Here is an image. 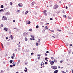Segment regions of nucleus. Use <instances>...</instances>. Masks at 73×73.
I'll return each mask as SVG.
<instances>
[{"label":"nucleus","mask_w":73,"mask_h":73,"mask_svg":"<svg viewBox=\"0 0 73 73\" xmlns=\"http://www.w3.org/2000/svg\"><path fill=\"white\" fill-rule=\"evenodd\" d=\"M54 62H57V60L56 59H54Z\"/></svg>","instance_id":"12"},{"label":"nucleus","mask_w":73,"mask_h":73,"mask_svg":"<svg viewBox=\"0 0 73 73\" xmlns=\"http://www.w3.org/2000/svg\"><path fill=\"white\" fill-rule=\"evenodd\" d=\"M15 50L16 52H17V49H15Z\"/></svg>","instance_id":"62"},{"label":"nucleus","mask_w":73,"mask_h":73,"mask_svg":"<svg viewBox=\"0 0 73 73\" xmlns=\"http://www.w3.org/2000/svg\"><path fill=\"white\" fill-rule=\"evenodd\" d=\"M45 64H48V63L46 62H45Z\"/></svg>","instance_id":"44"},{"label":"nucleus","mask_w":73,"mask_h":73,"mask_svg":"<svg viewBox=\"0 0 73 73\" xmlns=\"http://www.w3.org/2000/svg\"><path fill=\"white\" fill-rule=\"evenodd\" d=\"M61 72L62 73H66V72H64V71H62Z\"/></svg>","instance_id":"23"},{"label":"nucleus","mask_w":73,"mask_h":73,"mask_svg":"<svg viewBox=\"0 0 73 73\" xmlns=\"http://www.w3.org/2000/svg\"><path fill=\"white\" fill-rule=\"evenodd\" d=\"M10 14V13H9V12H8L5 14V15L6 16H8Z\"/></svg>","instance_id":"7"},{"label":"nucleus","mask_w":73,"mask_h":73,"mask_svg":"<svg viewBox=\"0 0 73 73\" xmlns=\"http://www.w3.org/2000/svg\"><path fill=\"white\" fill-rule=\"evenodd\" d=\"M58 72V70H56L54 72V73H57Z\"/></svg>","instance_id":"10"},{"label":"nucleus","mask_w":73,"mask_h":73,"mask_svg":"<svg viewBox=\"0 0 73 73\" xmlns=\"http://www.w3.org/2000/svg\"><path fill=\"white\" fill-rule=\"evenodd\" d=\"M34 4H35V2H33L31 3V5H34Z\"/></svg>","instance_id":"17"},{"label":"nucleus","mask_w":73,"mask_h":73,"mask_svg":"<svg viewBox=\"0 0 73 73\" xmlns=\"http://www.w3.org/2000/svg\"><path fill=\"white\" fill-rule=\"evenodd\" d=\"M1 27H4V25H3L1 24Z\"/></svg>","instance_id":"29"},{"label":"nucleus","mask_w":73,"mask_h":73,"mask_svg":"<svg viewBox=\"0 0 73 73\" xmlns=\"http://www.w3.org/2000/svg\"><path fill=\"white\" fill-rule=\"evenodd\" d=\"M16 73H19V72H17Z\"/></svg>","instance_id":"64"},{"label":"nucleus","mask_w":73,"mask_h":73,"mask_svg":"<svg viewBox=\"0 0 73 73\" xmlns=\"http://www.w3.org/2000/svg\"><path fill=\"white\" fill-rule=\"evenodd\" d=\"M37 8H38L37 6H36V9H37Z\"/></svg>","instance_id":"60"},{"label":"nucleus","mask_w":73,"mask_h":73,"mask_svg":"<svg viewBox=\"0 0 73 73\" xmlns=\"http://www.w3.org/2000/svg\"><path fill=\"white\" fill-rule=\"evenodd\" d=\"M3 29L6 31H7V30H8V29L7 28L5 27Z\"/></svg>","instance_id":"9"},{"label":"nucleus","mask_w":73,"mask_h":73,"mask_svg":"<svg viewBox=\"0 0 73 73\" xmlns=\"http://www.w3.org/2000/svg\"><path fill=\"white\" fill-rule=\"evenodd\" d=\"M44 28H45V29H48V27L47 26L45 27H44Z\"/></svg>","instance_id":"15"},{"label":"nucleus","mask_w":73,"mask_h":73,"mask_svg":"<svg viewBox=\"0 0 73 73\" xmlns=\"http://www.w3.org/2000/svg\"><path fill=\"white\" fill-rule=\"evenodd\" d=\"M28 12H29V11H26L25 13V15H27V14H28Z\"/></svg>","instance_id":"13"},{"label":"nucleus","mask_w":73,"mask_h":73,"mask_svg":"<svg viewBox=\"0 0 73 73\" xmlns=\"http://www.w3.org/2000/svg\"><path fill=\"white\" fill-rule=\"evenodd\" d=\"M66 9H68V7L66 6Z\"/></svg>","instance_id":"61"},{"label":"nucleus","mask_w":73,"mask_h":73,"mask_svg":"<svg viewBox=\"0 0 73 73\" xmlns=\"http://www.w3.org/2000/svg\"><path fill=\"white\" fill-rule=\"evenodd\" d=\"M1 46L3 48H4V47H3V44L1 43Z\"/></svg>","instance_id":"31"},{"label":"nucleus","mask_w":73,"mask_h":73,"mask_svg":"<svg viewBox=\"0 0 73 73\" xmlns=\"http://www.w3.org/2000/svg\"><path fill=\"white\" fill-rule=\"evenodd\" d=\"M13 57L14 56H11V58L12 59H13V58H14V57Z\"/></svg>","instance_id":"50"},{"label":"nucleus","mask_w":73,"mask_h":73,"mask_svg":"<svg viewBox=\"0 0 73 73\" xmlns=\"http://www.w3.org/2000/svg\"><path fill=\"white\" fill-rule=\"evenodd\" d=\"M45 59L46 60H48V58H47V57H46L45 58Z\"/></svg>","instance_id":"48"},{"label":"nucleus","mask_w":73,"mask_h":73,"mask_svg":"<svg viewBox=\"0 0 73 73\" xmlns=\"http://www.w3.org/2000/svg\"><path fill=\"white\" fill-rule=\"evenodd\" d=\"M10 68H12V67H13V66L12 65H10Z\"/></svg>","instance_id":"33"},{"label":"nucleus","mask_w":73,"mask_h":73,"mask_svg":"<svg viewBox=\"0 0 73 73\" xmlns=\"http://www.w3.org/2000/svg\"><path fill=\"white\" fill-rule=\"evenodd\" d=\"M63 17H64V18H66V15H63Z\"/></svg>","instance_id":"26"},{"label":"nucleus","mask_w":73,"mask_h":73,"mask_svg":"<svg viewBox=\"0 0 73 73\" xmlns=\"http://www.w3.org/2000/svg\"><path fill=\"white\" fill-rule=\"evenodd\" d=\"M65 45H66V46H68V45H69V44H68V43H66Z\"/></svg>","instance_id":"20"},{"label":"nucleus","mask_w":73,"mask_h":73,"mask_svg":"<svg viewBox=\"0 0 73 73\" xmlns=\"http://www.w3.org/2000/svg\"><path fill=\"white\" fill-rule=\"evenodd\" d=\"M13 4V3H12V2H11L10 3V5H12Z\"/></svg>","instance_id":"25"},{"label":"nucleus","mask_w":73,"mask_h":73,"mask_svg":"<svg viewBox=\"0 0 73 73\" xmlns=\"http://www.w3.org/2000/svg\"><path fill=\"white\" fill-rule=\"evenodd\" d=\"M28 64V62H26L25 63V65H27Z\"/></svg>","instance_id":"38"},{"label":"nucleus","mask_w":73,"mask_h":73,"mask_svg":"<svg viewBox=\"0 0 73 73\" xmlns=\"http://www.w3.org/2000/svg\"><path fill=\"white\" fill-rule=\"evenodd\" d=\"M50 31H51V32H54V30H50Z\"/></svg>","instance_id":"37"},{"label":"nucleus","mask_w":73,"mask_h":73,"mask_svg":"<svg viewBox=\"0 0 73 73\" xmlns=\"http://www.w3.org/2000/svg\"><path fill=\"white\" fill-rule=\"evenodd\" d=\"M40 44V42H36V46H38V44Z\"/></svg>","instance_id":"6"},{"label":"nucleus","mask_w":73,"mask_h":73,"mask_svg":"<svg viewBox=\"0 0 73 73\" xmlns=\"http://www.w3.org/2000/svg\"><path fill=\"white\" fill-rule=\"evenodd\" d=\"M40 57H38V60H40Z\"/></svg>","instance_id":"40"},{"label":"nucleus","mask_w":73,"mask_h":73,"mask_svg":"<svg viewBox=\"0 0 73 73\" xmlns=\"http://www.w3.org/2000/svg\"><path fill=\"white\" fill-rule=\"evenodd\" d=\"M4 19L5 20H6L7 19V18H6V17H4Z\"/></svg>","instance_id":"22"},{"label":"nucleus","mask_w":73,"mask_h":73,"mask_svg":"<svg viewBox=\"0 0 73 73\" xmlns=\"http://www.w3.org/2000/svg\"><path fill=\"white\" fill-rule=\"evenodd\" d=\"M45 56H48V55H47V54L45 53Z\"/></svg>","instance_id":"49"},{"label":"nucleus","mask_w":73,"mask_h":73,"mask_svg":"<svg viewBox=\"0 0 73 73\" xmlns=\"http://www.w3.org/2000/svg\"><path fill=\"white\" fill-rule=\"evenodd\" d=\"M52 5H50V6H49V7H52Z\"/></svg>","instance_id":"59"},{"label":"nucleus","mask_w":73,"mask_h":73,"mask_svg":"<svg viewBox=\"0 0 73 73\" xmlns=\"http://www.w3.org/2000/svg\"><path fill=\"white\" fill-rule=\"evenodd\" d=\"M13 22H14V23H15V20H13Z\"/></svg>","instance_id":"57"},{"label":"nucleus","mask_w":73,"mask_h":73,"mask_svg":"<svg viewBox=\"0 0 73 73\" xmlns=\"http://www.w3.org/2000/svg\"><path fill=\"white\" fill-rule=\"evenodd\" d=\"M24 11H23V12H22V15H24Z\"/></svg>","instance_id":"45"},{"label":"nucleus","mask_w":73,"mask_h":73,"mask_svg":"<svg viewBox=\"0 0 73 73\" xmlns=\"http://www.w3.org/2000/svg\"><path fill=\"white\" fill-rule=\"evenodd\" d=\"M9 68L7 69V71L9 72Z\"/></svg>","instance_id":"32"},{"label":"nucleus","mask_w":73,"mask_h":73,"mask_svg":"<svg viewBox=\"0 0 73 73\" xmlns=\"http://www.w3.org/2000/svg\"><path fill=\"white\" fill-rule=\"evenodd\" d=\"M25 40L26 41H27L28 40V39H27V38L26 37L25 38Z\"/></svg>","instance_id":"19"},{"label":"nucleus","mask_w":73,"mask_h":73,"mask_svg":"<svg viewBox=\"0 0 73 73\" xmlns=\"http://www.w3.org/2000/svg\"><path fill=\"white\" fill-rule=\"evenodd\" d=\"M51 68H52V69H54L55 70L57 69V66H52L51 67Z\"/></svg>","instance_id":"1"},{"label":"nucleus","mask_w":73,"mask_h":73,"mask_svg":"<svg viewBox=\"0 0 73 73\" xmlns=\"http://www.w3.org/2000/svg\"><path fill=\"white\" fill-rule=\"evenodd\" d=\"M50 64H51V65H53V64H54V62L53 61H51L50 62Z\"/></svg>","instance_id":"5"},{"label":"nucleus","mask_w":73,"mask_h":73,"mask_svg":"<svg viewBox=\"0 0 73 73\" xmlns=\"http://www.w3.org/2000/svg\"><path fill=\"white\" fill-rule=\"evenodd\" d=\"M50 20H53V18H50Z\"/></svg>","instance_id":"41"},{"label":"nucleus","mask_w":73,"mask_h":73,"mask_svg":"<svg viewBox=\"0 0 73 73\" xmlns=\"http://www.w3.org/2000/svg\"><path fill=\"white\" fill-rule=\"evenodd\" d=\"M4 8V5H3L1 6V8Z\"/></svg>","instance_id":"16"},{"label":"nucleus","mask_w":73,"mask_h":73,"mask_svg":"<svg viewBox=\"0 0 73 73\" xmlns=\"http://www.w3.org/2000/svg\"><path fill=\"white\" fill-rule=\"evenodd\" d=\"M59 7V6H58V5L57 4L55 5L54 6V9H56L58 8Z\"/></svg>","instance_id":"2"},{"label":"nucleus","mask_w":73,"mask_h":73,"mask_svg":"<svg viewBox=\"0 0 73 73\" xmlns=\"http://www.w3.org/2000/svg\"><path fill=\"white\" fill-rule=\"evenodd\" d=\"M40 56V54H38L37 55V56L38 57L39 56Z\"/></svg>","instance_id":"58"},{"label":"nucleus","mask_w":73,"mask_h":73,"mask_svg":"<svg viewBox=\"0 0 73 73\" xmlns=\"http://www.w3.org/2000/svg\"><path fill=\"white\" fill-rule=\"evenodd\" d=\"M38 42H40V39H38Z\"/></svg>","instance_id":"52"},{"label":"nucleus","mask_w":73,"mask_h":73,"mask_svg":"<svg viewBox=\"0 0 73 73\" xmlns=\"http://www.w3.org/2000/svg\"><path fill=\"white\" fill-rule=\"evenodd\" d=\"M4 9H1L0 10V12H2V11H3Z\"/></svg>","instance_id":"27"},{"label":"nucleus","mask_w":73,"mask_h":73,"mask_svg":"<svg viewBox=\"0 0 73 73\" xmlns=\"http://www.w3.org/2000/svg\"><path fill=\"white\" fill-rule=\"evenodd\" d=\"M18 5L19 7H23V4L21 3H20L18 4Z\"/></svg>","instance_id":"4"},{"label":"nucleus","mask_w":73,"mask_h":73,"mask_svg":"<svg viewBox=\"0 0 73 73\" xmlns=\"http://www.w3.org/2000/svg\"><path fill=\"white\" fill-rule=\"evenodd\" d=\"M13 57H15V54H14V53H13Z\"/></svg>","instance_id":"42"},{"label":"nucleus","mask_w":73,"mask_h":73,"mask_svg":"<svg viewBox=\"0 0 73 73\" xmlns=\"http://www.w3.org/2000/svg\"><path fill=\"white\" fill-rule=\"evenodd\" d=\"M44 14L45 16H47V14H46V13H45Z\"/></svg>","instance_id":"47"},{"label":"nucleus","mask_w":73,"mask_h":73,"mask_svg":"<svg viewBox=\"0 0 73 73\" xmlns=\"http://www.w3.org/2000/svg\"><path fill=\"white\" fill-rule=\"evenodd\" d=\"M4 17H5V16H3V17H2V18H3V19H2V20H4Z\"/></svg>","instance_id":"30"},{"label":"nucleus","mask_w":73,"mask_h":73,"mask_svg":"<svg viewBox=\"0 0 73 73\" xmlns=\"http://www.w3.org/2000/svg\"><path fill=\"white\" fill-rule=\"evenodd\" d=\"M43 12H44V13H46V12H47V11H46V10H44L43 11Z\"/></svg>","instance_id":"18"},{"label":"nucleus","mask_w":73,"mask_h":73,"mask_svg":"<svg viewBox=\"0 0 73 73\" xmlns=\"http://www.w3.org/2000/svg\"><path fill=\"white\" fill-rule=\"evenodd\" d=\"M26 23H27V24H31V22L29 21L28 22H27Z\"/></svg>","instance_id":"14"},{"label":"nucleus","mask_w":73,"mask_h":73,"mask_svg":"<svg viewBox=\"0 0 73 73\" xmlns=\"http://www.w3.org/2000/svg\"><path fill=\"white\" fill-rule=\"evenodd\" d=\"M24 71L25 72H27V70H24Z\"/></svg>","instance_id":"34"},{"label":"nucleus","mask_w":73,"mask_h":73,"mask_svg":"<svg viewBox=\"0 0 73 73\" xmlns=\"http://www.w3.org/2000/svg\"><path fill=\"white\" fill-rule=\"evenodd\" d=\"M18 62H17V64H19L20 62V60H18Z\"/></svg>","instance_id":"11"},{"label":"nucleus","mask_w":73,"mask_h":73,"mask_svg":"<svg viewBox=\"0 0 73 73\" xmlns=\"http://www.w3.org/2000/svg\"><path fill=\"white\" fill-rule=\"evenodd\" d=\"M8 38L7 37L6 38V40H7L8 39Z\"/></svg>","instance_id":"63"},{"label":"nucleus","mask_w":73,"mask_h":73,"mask_svg":"<svg viewBox=\"0 0 73 73\" xmlns=\"http://www.w3.org/2000/svg\"><path fill=\"white\" fill-rule=\"evenodd\" d=\"M38 25H37L36 26V28L37 29L38 28Z\"/></svg>","instance_id":"28"},{"label":"nucleus","mask_w":73,"mask_h":73,"mask_svg":"<svg viewBox=\"0 0 73 73\" xmlns=\"http://www.w3.org/2000/svg\"><path fill=\"white\" fill-rule=\"evenodd\" d=\"M29 31H32V29H30L29 30Z\"/></svg>","instance_id":"36"},{"label":"nucleus","mask_w":73,"mask_h":73,"mask_svg":"<svg viewBox=\"0 0 73 73\" xmlns=\"http://www.w3.org/2000/svg\"><path fill=\"white\" fill-rule=\"evenodd\" d=\"M0 73H4V71L3 70H1V71L0 72Z\"/></svg>","instance_id":"24"},{"label":"nucleus","mask_w":73,"mask_h":73,"mask_svg":"<svg viewBox=\"0 0 73 73\" xmlns=\"http://www.w3.org/2000/svg\"><path fill=\"white\" fill-rule=\"evenodd\" d=\"M13 62V60H10V62L11 63Z\"/></svg>","instance_id":"21"},{"label":"nucleus","mask_w":73,"mask_h":73,"mask_svg":"<svg viewBox=\"0 0 73 73\" xmlns=\"http://www.w3.org/2000/svg\"><path fill=\"white\" fill-rule=\"evenodd\" d=\"M46 53H49V52L48 51H47Z\"/></svg>","instance_id":"56"},{"label":"nucleus","mask_w":73,"mask_h":73,"mask_svg":"<svg viewBox=\"0 0 73 73\" xmlns=\"http://www.w3.org/2000/svg\"><path fill=\"white\" fill-rule=\"evenodd\" d=\"M33 54H34V53L33 52H32L31 53V55H33Z\"/></svg>","instance_id":"53"},{"label":"nucleus","mask_w":73,"mask_h":73,"mask_svg":"<svg viewBox=\"0 0 73 73\" xmlns=\"http://www.w3.org/2000/svg\"><path fill=\"white\" fill-rule=\"evenodd\" d=\"M36 48H33V50H36Z\"/></svg>","instance_id":"43"},{"label":"nucleus","mask_w":73,"mask_h":73,"mask_svg":"<svg viewBox=\"0 0 73 73\" xmlns=\"http://www.w3.org/2000/svg\"><path fill=\"white\" fill-rule=\"evenodd\" d=\"M9 38H11V39H12V40H13V37L12 36V35L10 36H9Z\"/></svg>","instance_id":"8"},{"label":"nucleus","mask_w":73,"mask_h":73,"mask_svg":"<svg viewBox=\"0 0 73 73\" xmlns=\"http://www.w3.org/2000/svg\"><path fill=\"white\" fill-rule=\"evenodd\" d=\"M51 59H52V60H54V58H53V57H52L51 58Z\"/></svg>","instance_id":"39"},{"label":"nucleus","mask_w":73,"mask_h":73,"mask_svg":"<svg viewBox=\"0 0 73 73\" xmlns=\"http://www.w3.org/2000/svg\"><path fill=\"white\" fill-rule=\"evenodd\" d=\"M5 5H8V4L7 3H5Z\"/></svg>","instance_id":"51"},{"label":"nucleus","mask_w":73,"mask_h":73,"mask_svg":"<svg viewBox=\"0 0 73 73\" xmlns=\"http://www.w3.org/2000/svg\"><path fill=\"white\" fill-rule=\"evenodd\" d=\"M28 34V33H25L23 34V36L25 37V36H27Z\"/></svg>","instance_id":"3"},{"label":"nucleus","mask_w":73,"mask_h":73,"mask_svg":"<svg viewBox=\"0 0 73 73\" xmlns=\"http://www.w3.org/2000/svg\"><path fill=\"white\" fill-rule=\"evenodd\" d=\"M68 54H70V52L69 51L68 52Z\"/></svg>","instance_id":"46"},{"label":"nucleus","mask_w":73,"mask_h":73,"mask_svg":"<svg viewBox=\"0 0 73 73\" xmlns=\"http://www.w3.org/2000/svg\"><path fill=\"white\" fill-rule=\"evenodd\" d=\"M62 62H63V61L62 60H61L60 61V63H62Z\"/></svg>","instance_id":"54"},{"label":"nucleus","mask_w":73,"mask_h":73,"mask_svg":"<svg viewBox=\"0 0 73 73\" xmlns=\"http://www.w3.org/2000/svg\"><path fill=\"white\" fill-rule=\"evenodd\" d=\"M12 66H15V64H13Z\"/></svg>","instance_id":"55"},{"label":"nucleus","mask_w":73,"mask_h":73,"mask_svg":"<svg viewBox=\"0 0 73 73\" xmlns=\"http://www.w3.org/2000/svg\"><path fill=\"white\" fill-rule=\"evenodd\" d=\"M31 37L32 38H34V36H33V35H32Z\"/></svg>","instance_id":"35"}]
</instances>
